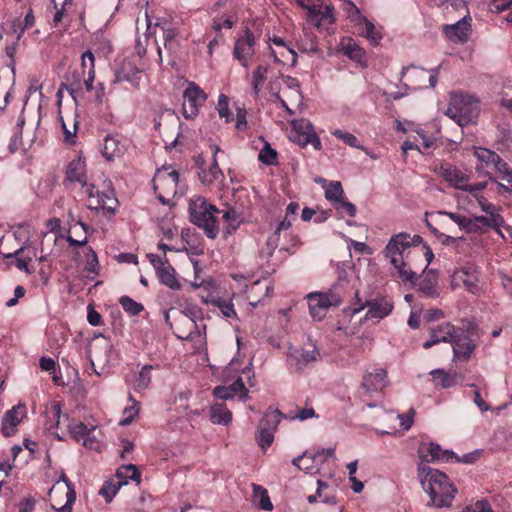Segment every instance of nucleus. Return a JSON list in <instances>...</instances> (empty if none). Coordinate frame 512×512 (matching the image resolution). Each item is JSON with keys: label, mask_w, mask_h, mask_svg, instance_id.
Masks as SVG:
<instances>
[{"label": "nucleus", "mask_w": 512, "mask_h": 512, "mask_svg": "<svg viewBox=\"0 0 512 512\" xmlns=\"http://www.w3.org/2000/svg\"><path fill=\"white\" fill-rule=\"evenodd\" d=\"M462 512H494L487 500H478L472 505L463 508Z\"/></svg>", "instance_id": "nucleus-60"}, {"label": "nucleus", "mask_w": 512, "mask_h": 512, "mask_svg": "<svg viewBox=\"0 0 512 512\" xmlns=\"http://www.w3.org/2000/svg\"><path fill=\"white\" fill-rule=\"evenodd\" d=\"M478 271L472 265H466L457 269L452 276L454 288L463 285L469 292L475 293L478 290Z\"/></svg>", "instance_id": "nucleus-15"}, {"label": "nucleus", "mask_w": 512, "mask_h": 512, "mask_svg": "<svg viewBox=\"0 0 512 512\" xmlns=\"http://www.w3.org/2000/svg\"><path fill=\"white\" fill-rule=\"evenodd\" d=\"M33 256H35L34 251L21 247L15 252L7 254L5 258H14V265L19 270L31 274L33 271L29 268V263L32 261Z\"/></svg>", "instance_id": "nucleus-28"}, {"label": "nucleus", "mask_w": 512, "mask_h": 512, "mask_svg": "<svg viewBox=\"0 0 512 512\" xmlns=\"http://www.w3.org/2000/svg\"><path fill=\"white\" fill-rule=\"evenodd\" d=\"M477 325L470 320H462L451 340L453 357L456 361L467 362L477 347Z\"/></svg>", "instance_id": "nucleus-7"}, {"label": "nucleus", "mask_w": 512, "mask_h": 512, "mask_svg": "<svg viewBox=\"0 0 512 512\" xmlns=\"http://www.w3.org/2000/svg\"><path fill=\"white\" fill-rule=\"evenodd\" d=\"M141 71L134 65H124L120 70L115 72L113 83L130 82L134 86L139 84V75Z\"/></svg>", "instance_id": "nucleus-29"}, {"label": "nucleus", "mask_w": 512, "mask_h": 512, "mask_svg": "<svg viewBox=\"0 0 512 512\" xmlns=\"http://www.w3.org/2000/svg\"><path fill=\"white\" fill-rule=\"evenodd\" d=\"M119 483L127 484L128 480H140V472L134 464L123 465L117 469L116 473Z\"/></svg>", "instance_id": "nucleus-37"}, {"label": "nucleus", "mask_w": 512, "mask_h": 512, "mask_svg": "<svg viewBox=\"0 0 512 512\" xmlns=\"http://www.w3.org/2000/svg\"><path fill=\"white\" fill-rule=\"evenodd\" d=\"M120 486H121V483H119V482L114 483L113 481H105L102 488L100 489L99 493L101 496L104 497L106 502H111L113 497L118 492Z\"/></svg>", "instance_id": "nucleus-55"}, {"label": "nucleus", "mask_w": 512, "mask_h": 512, "mask_svg": "<svg viewBox=\"0 0 512 512\" xmlns=\"http://www.w3.org/2000/svg\"><path fill=\"white\" fill-rule=\"evenodd\" d=\"M445 215L449 216V218L455 222L461 230H464L466 233H474L480 229L479 225H475L474 218H468L453 212H445Z\"/></svg>", "instance_id": "nucleus-35"}, {"label": "nucleus", "mask_w": 512, "mask_h": 512, "mask_svg": "<svg viewBox=\"0 0 512 512\" xmlns=\"http://www.w3.org/2000/svg\"><path fill=\"white\" fill-rule=\"evenodd\" d=\"M232 389V393L235 395L239 394V399L245 402L248 399V389L245 387L241 377H238L231 385L228 386Z\"/></svg>", "instance_id": "nucleus-58"}, {"label": "nucleus", "mask_w": 512, "mask_h": 512, "mask_svg": "<svg viewBox=\"0 0 512 512\" xmlns=\"http://www.w3.org/2000/svg\"><path fill=\"white\" fill-rule=\"evenodd\" d=\"M494 170L499 174V178L506 182L507 184L512 185V169L509 167V165L500 159V163H498Z\"/></svg>", "instance_id": "nucleus-56"}, {"label": "nucleus", "mask_w": 512, "mask_h": 512, "mask_svg": "<svg viewBox=\"0 0 512 512\" xmlns=\"http://www.w3.org/2000/svg\"><path fill=\"white\" fill-rule=\"evenodd\" d=\"M84 189L89 197V209L102 210L105 215L116 213L119 202L109 179H104L101 184L88 183Z\"/></svg>", "instance_id": "nucleus-6"}, {"label": "nucleus", "mask_w": 512, "mask_h": 512, "mask_svg": "<svg viewBox=\"0 0 512 512\" xmlns=\"http://www.w3.org/2000/svg\"><path fill=\"white\" fill-rule=\"evenodd\" d=\"M256 37L254 33L246 29L244 34L237 38L233 56L244 68H248L255 54Z\"/></svg>", "instance_id": "nucleus-13"}, {"label": "nucleus", "mask_w": 512, "mask_h": 512, "mask_svg": "<svg viewBox=\"0 0 512 512\" xmlns=\"http://www.w3.org/2000/svg\"><path fill=\"white\" fill-rule=\"evenodd\" d=\"M317 484V496L319 500L327 504H335L336 496L333 493V489H331L327 483L321 480H317Z\"/></svg>", "instance_id": "nucleus-45"}, {"label": "nucleus", "mask_w": 512, "mask_h": 512, "mask_svg": "<svg viewBox=\"0 0 512 512\" xmlns=\"http://www.w3.org/2000/svg\"><path fill=\"white\" fill-rule=\"evenodd\" d=\"M198 175L201 183L207 186L217 182L221 183L224 180V174L218 165L215 155L211 165L208 168H201Z\"/></svg>", "instance_id": "nucleus-25"}, {"label": "nucleus", "mask_w": 512, "mask_h": 512, "mask_svg": "<svg viewBox=\"0 0 512 512\" xmlns=\"http://www.w3.org/2000/svg\"><path fill=\"white\" fill-rule=\"evenodd\" d=\"M27 408L24 404H17L8 410L2 419V433L9 437L15 433L16 427L26 416Z\"/></svg>", "instance_id": "nucleus-19"}, {"label": "nucleus", "mask_w": 512, "mask_h": 512, "mask_svg": "<svg viewBox=\"0 0 512 512\" xmlns=\"http://www.w3.org/2000/svg\"><path fill=\"white\" fill-rule=\"evenodd\" d=\"M269 72V65L261 63L258 64L251 72L250 76H248L254 99H258L260 97L264 88L273 94H277V88L274 86L272 77L269 76Z\"/></svg>", "instance_id": "nucleus-14"}, {"label": "nucleus", "mask_w": 512, "mask_h": 512, "mask_svg": "<svg viewBox=\"0 0 512 512\" xmlns=\"http://www.w3.org/2000/svg\"><path fill=\"white\" fill-rule=\"evenodd\" d=\"M341 51L351 60L361 63L365 58V51L352 38L341 41Z\"/></svg>", "instance_id": "nucleus-31"}, {"label": "nucleus", "mask_w": 512, "mask_h": 512, "mask_svg": "<svg viewBox=\"0 0 512 512\" xmlns=\"http://www.w3.org/2000/svg\"><path fill=\"white\" fill-rule=\"evenodd\" d=\"M323 188L325 190V197L327 200L332 202V205L334 203H337L340 199L345 197L342 185L339 181H326L324 180Z\"/></svg>", "instance_id": "nucleus-36"}, {"label": "nucleus", "mask_w": 512, "mask_h": 512, "mask_svg": "<svg viewBox=\"0 0 512 512\" xmlns=\"http://www.w3.org/2000/svg\"><path fill=\"white\" fill-rule=\"evenodd\" d=\"M479 112V101L474 96L454 92L450 95L449 105L445 114L459 126L464 127L476 123Z\"/></svg>", "instance_id": "nucleus-5"}, {"label": "nucleus", "mask_w": 512, "mask_h": 512, "mask_svg": "<svg viewBox=\"0 0 512 512\" xmlns=\"http://www.w3.org/2000/svg\"><path fill=\"white\" fill-rule=\"evenodd\" d=\"M190 221L204 231L210 239L219 233L221 210L209 203L204 197L192 198L189 203Z\"/></svg>", "instance_id": "nucleus-4"}, {"label": "nucleus", "mask_w": 512, "mask_h": 512, "mask_svg": "<svg viewBox=\"0 0 512 512\" xmlns=\"http://www.w3.org/2000/svg\"><path fill=\"white\" fill-rule=\"evenodd\" d=\"M126 149L127 146L124 138L118 134L106 135L101 145V153L108 161L122 157L125 154Z\"/></svg>", "instance_id": "nucleus-18"}, {"label": "nucleus", "mask_w": 512, "mask_h": 512, "mask_svg": "<svg viewBox=\"0 0 512 512\" xmlns=\"http://www.w3.org/2000/svg\"><path fill=\"white\" fill-rule=\"evenodd\" d=\"M217 110L220 118H224L226 123H230L234 120L232 112L229 110L228 97L221 94L218 97Z\"/></svg>", "instance_id": "nucleus-53"}, {"label": "nucleus", "mask_w": 512, "mask_h": 512, "mask_svg": "<svg viewBox=\"0 0 512 512\" xmlns=\"http://www.w3.org/2000/svg\"><path fill=\"white\" fill-rule=\"evenodd\" d=\"M426 70L423 68H418L416 66H408L404 67L402 70V77H406L408 82L414 88H421L424 86L425 78H426Z\"/></svg>", "instance_id": "nucleus-33"}, {"label": "nucleus", "mask_w": 512, "mask_h": 512, "mask_svg": "<svg viewBox=\"0 0 512 512\" xmlns=\"http://www.w3.org/2000/svg\"><path fill=\"white\" fill-rule=\"evenodd\" d=\"M84 270L88 273V275L92 274L93 277L99 274L98 257L92 247H88L86 249Z\"/></svg>", "instance_id": "nucleus-40"}, {"label": "nucleus", "mask_w": 512, "mask_h": 512, "mask_svg": "<svg viewBox=\"0 0 512 512\" xmlns=\"http://www.w3.org/2000/svg\"><path fill=\"white\" fill-rule=\"evenodd\" d=\"M129 401L131 402V405L127 406L124 409V419L121 421L122 425H129L132 423L134 418L139 413V402L135 400V398L132 395H129Z\"/></svg>", "instance_id": "nucleus-51"}, {"label": "nucleus", "mask_w": 512, "mask_h": 512, "mask_svg": "<svg viewBox=\"0 0 512 512\" xmlns=\"http://www.w3.org/2000/svg\"><path fill=\"white\" fill-rule=\"evenodd\" d=\"M332 135L335 136L337 139L343 141L348 146L364 150L366 153H368L367 150L364 149V147L359 144L357 137L352 133L343 131L341 129H336L332 132Z\"/></svg>", "instance_id": "nucleus-47"}, {"label": "nucleus", "mask_w": 512, "mask_h": 512, "mask_svg": "<svg viewBox=\"0 0 512 512\" xmlns=\"http://www.w3.org/2000/svg\"><path fill=\"white\" fill-rule=\"evenodd\" d=\"M443 177L450 185L463 191L466 190L467 184L470 179L467 174L462 172L460 169L452 166H449L444 169Z\"/></svg>", "instance_id": "nucleus-27"}, {"label": "nucleus", "mask_w": 512, "mask_h": 512, "mask_svg": "<svg viewBox=\"0 0 512 512\" xmlns=\"http://www.w3.org/2000/svg\"><path fill=\"white\" fill-rule=\"evenodd\" d=\"M183 98V115L186 119H193L198 115L199 109L206 102L208 95L198 84L189 82L183 92Z\"/></svg>", "instance_id": "nucleus-12"}, {"label": "nucleus", "mask_w": 512, "mask_h": 512, "mask_svg": "<svg viewBox=\"0 0 512 512\" xmlns=\"http://www.w3.org/2000/svg\"><path fill=\"white\" fill-rule=\"evenodd\" d=\"M436 283H437L436 277L434 275L431 276L430 274H427L420 280L419 290L425 296L434 298L437 296V293L435 290Z\"/></svg>", "instance_id": "nucleus-44"}, {"label": "nucleus", "mask_w": 512, "mask_h": 512, "mask_svg": "<svg viewBox=\"0 0 512 512\" xmlns=\"http://www.w3.org/2000/svg\"><path fill=\"white\" fill-rule=\"evenodd\" d=\"M156 274L161 284L172 290L180 289L181 285L175 276V270L169 263L157 271Z\"/></svg>", "instance_id": "nucleus-34"}, {"label": "nucleus", "mask_w": 512, "mask_h": 512, "mask_svg": "<svg viewBox=\"0 0 512 512\" xmlns=\"http://www.w3.org/2000/svg\"><path fill=\"white\" fill-rule=\"evenodd\" d=\"M471 18L464 17L453 25H447L444 28L446 36L452 41L464 43L471 34Z\"/></svg>", "instance_id": "nucleus-24"}, {"label": "nucleus", "mask_w": 512, "mask_h": 512, "mask_svg": "<svg viewBox=\"0 0 512 512\" xmlns=\"http://www.w3.org/2000/svg\"><path fill=\"white\" fill-rule=\"evenodd\" d=\"M310 315L314 320H322L331 306L342 303L341 295L331 289L328 292L310 293L307 297Z\"/></svg>", "instance_id": "nucleus-11"}, {"label": "nucleus", "mask_w": 512, "mask_h": 512, "mask_svg": "<svg viewBox=\"0 0 512 512\" xmlns=\"http://www.w3.org/2000/svg\"><path fill=\"white\" fill-rule=\"evenodd\" d=\"M302 245V242L298 235L290 234L289 235V243L287 245L282 246L279 251H286L290 255L294 254L296 250Z\"/></svg>", "instance_id": "nucleus-61"}, {"label": "nucleus", "mask_w": 512, "mask_h": 512, "mask_svg": "<svg viewBox=\"0 0 512 512\" xmlns=\"http://www.w3.org/2000/svg\"><path fill=\"white\" fill-rule=\"evenodd\" d=\"M220 214L222 215L221 218L228 223L226 233L230 234L235 231L240 223V213L233 208H227L226 210H221Z\"/></svg>", "instance_id": "nucleus-41"}, {"label": "nucleus", "mask_w": 512, "mask_h": 512, "mask_svg": "<svg viewBox=\"0 0 512 512\" xmlns=\"http://www.w3.org/2000/svg\"><path fill=\"white\" fill-rule=\"evenodd\" d=\"M457 328L450 322H444L436 327L430 329V340L423 343L424 349H430L432 346L440 343H450L453 339L454 333H457Z\"/></svg>", "instance_id": "nucleus-20"}, {"label": "nucleus", "mask_w": 512, "mask_h": 512, "mask_svg": "<svg viewBox=\"0 0 512 512\" xmlns=\"http://www.w3.org/2000/svg\"><path fill=\"white\" fill-rule=\"evenodd\" d=\"M270 55L273 57L275 62L282 64L290 62V65L293 67L297 64V53L291 45L277 49L270 47Z\"/></svg>", "instance_id": "nucleus-30"}, {"label": "nucleus", "mask_w": 512, "mask_h": 512, "mask_svg": "<svg viewBox=\"0 0 512 512\" xmlns=\"http://www.w3.org/2000/svg\"><path fill=\"white\" fill-rule=\"evenodd\" d=\"M66 179L72 183H78L84 189L88 185L86 163L78 157L69 162L66 168Z\"/></svg>", "instance_id": "nucleus-23"}, {"label": "nucleus", "mask_w": 512, "mask_h": 512, "mask_svg": "<svg viewBox=\"0 0 512 512\" xmlns=\"http://www.w3.org/2000/svg\"><path fill=\"white\" fill-rule=\"evenodd\" d=\"M210 418L215 424L228 425L232 421V413L225 403H215L211 406Z\"/></svg>", "instance_id": "nucleus-32"}, {"label": "nucleus", "mask_w": 512, "mask_h": 512, "mask_svg": "<svg viewBox=\"0 0 512 512\" xmlns=\"http://www.w3.org/2000/svg\"><path fill=\"white\" fill-rule=\"evenodd\" d=\"M473 154L479 161V164L476 165V171L480 175L488 176L491 181H496V179L490 175L488 169H494V167L500 163L501 157L496 152L483 147H474Z\"/></svg>", "instance_id": "nucleus-16"}, {"label": "nucleus", "mask_w": 512, "mask_h": 512, "mask_svg": "<svg viewBox=\"0 0 512 512\" xmlns=\"http://www.w3.org/2000/svg\"><path fill=\"white\" fill-rule=\"evenodd\" d=\"M153 366L145 365L138 374V377L135 380L134 388L136 391H141L146 389L151 382V370Z\"/></svg>", "instance_id": "nucleus-48"}, {"label": "nucleus", "mask_w": 512, "mask_h": 512, "mask_svg": "<svg viewBox=\"0 0 512 512\" xmlns=\"http://www.w3.org/2000/svg\"><path fill=\"white\" fill-rule=\"evenodd\" d=\"M86 56L89 57V70H88V77L84 81L85 88L88 92H91L94 87L93 83L95 80V56L93 53H89Z\"/></svg>", "instance_id": "nucleus-59"}, {"label": "nucleus", "mask_w": 512, "mask_h": 512, "mask_svg": "<svg viewBox=\"0 0 512 512\" xmlns=\"http://www.w3.org/2000/svg\"><path fill=\"white\" fill-rule=\"evenodd\" d=\"M246 115H247V111L245 108H243V107L237 108L235 127L240 132L246 131L248 129Z\"/></svg>", "instance_id": "nucleus-62"}, {"label": "nucleus", "mask_w": 512, "mask_h": 512, "mask_svg": "<svg viewBox=\"0 0 512 512\" xmlns=\"http://www.w3.org/2000/svg\"><path fill=\"white\" fill-rule=\"evenodd\" d=\"M253 496L258 500V506L265 511H271L273 504L268 495V491L261 485L253 484Z\"/></svg>", "instance_id": "nucleus-38"}, {"label": "nucleus", "mask_w": 512, "mask_h": 512, "mask_svg": "<svg viewBox=\"0 0 512 512\" xmlns=\"http://www.w3.org/2000/svg\"><path fill=\"white\" fill-rule=\"evenodd\" d=\"M178 181L179 174L171 167L164 166L155 173L153 188L157 194V198L163 204H168L170 199L177 194Z\"/></svg>", "instance_id": "nucleus-8"}, {"label": "nucleus", "mask_w": 512, "mask_h": 512, "mask_svg": "<svg viewBox=\"0 0 512 512\" xmlns=\"http://www.w3.org/2000/svg\"><path fill=\"white\" fill-rule=\"evenodd\" d=\"M437 374L439 377L436 379H439L440 385L443 388H450L454 385H456V376L452 374L445 373L443 371H438Z\"/></svg>", "instance_id": "nucleus-64"}, {"label": "nucleus", "mask_w": 512, "mask_h": 512, "mask_svg": "<svg viewBox=\"0 0 512 512\" xmlns=\"http://www.w3.org/2000/svg\"><path fill=\"white\" fill-rule=\"evenodd\" d=\"M321 359L320 350L314 343H309L304 347H290L287 352L286 363L288 369L293 372H301L312 363Z\"/></svg>", "instance_id": "nucleus-9"}, {"label": "nucleus", "mask_w": 512, "mask_h": 512, "mask_svg": "<svg viewBox=\"0 0 512 512\" xmlns=\"http://www.w3.org/2000/svg\"><path fill=\"white\" fill-rule=\"evenodd\" d=\"M387 385V372L383 368H375L367 372L363 378L362 388L367 393L380 391Z\"/></svg>", "instance_id": "nucleus-22"}, {"label": "nucleus", "mask_w": 512, "mask_h": 512, "mask_svg": "<svg viewBox=\"0 0 512 512\" xmlns=\"http://www.w3.org/2000/svg\"><path fill=\"white\" fill-rule=\"evenodd\" d=\"M20 23L22 25L21 31L18 32V35L16 36V41H20L25 31L32 28L35 25V16L32 8L28 9L24 19H20Z\"/></svg>", "instance_id": "nucleus-57"}, {"label": "nucleus", "mask_w": 512, "mask_h": 512, "mask_svg": "<svg viewBox=\"0 0 512 512\" xmlns=\"http://www.w3.org/2000/svg\"><path fill=\"white\" fill-rule=\"evenodd\" d=\"M281 412L278 409H269L259 422V426L270 428V431L275 432L280 423Z\"/></svg>", "instance_id": "nucleus-39"}, {"label": "nucleus", "mask_w": 512, "mask_h": 512, "mask_svg": "<svg viewBox=\"0 0 512 512\" xmlns=\"http://www.w3.org/2000/svg\"><path fill=\"white\" fill-rule=\"evenodd\" d=\"M65 502L61 504L60 502L52 503L51 507L55 510V512H72V506L76 500V493L74 488H70L65 492Z\"/></svg>", "instance_id": "nucleus-43"}, {"label": "nucleus", "mask_w": 512, "mask_h": 512, "mask_svg": "<svg viewBox=\"0 0 512 512\" xmlns=\"http://www.w3.org/2000/svg\"><path fill=\"white\" fill-rule=\"evenodd\" d=\"M334 208L342 215L354 217L356 215V206L349 202L346 197L340 199L337 203H334Z\"/></svg>", "instance_id": "nucleus-54"}, {"label": "nucleus", "mask_w": 512, "mask_h": 512, "mask_svg": "<svg viewBox=\"0 0 512 512\" xmlns=\"http://www.w3.org/2000/svg\"><path fill=\"white\" fill-rule=\"evenodd\" d=\"M258 159L265 165H275L277 164V152L266 142L259 152Z\"/></svg>", "instance_id": "nucleus-50"}, {"label": "nucleus", "mask_w": 512, "mask_h": 512, "mask_svg": "<svg viewBox=\"0 0 512 512\" xmlns=\"http://www.w3.org/2000/svg\"><path fill=\"white\" fill-rule=\"evenodd\" d=\"M356 303L353 307L345 310V313H349L350 316H354L365 307H368V311L365 314V320H380L388 316L393 310V303L387 298H376L368 300L365 303L361 302L358 292L355 293Z\"/></svg>", "instance_id": "nucleus-10"}, {"label": "nucleus", "mask_w": 512, "mask_h": 512, "mask_svg": "<svg viewBox=\"0 0 512 512\" xmlns=\"http://www.w3.org/2000/svg\"><path fill=\"white\" fill-rule=\"evenodd\" d=\"M62 417H65L68 421L67 428L69 434L76 442H81L84 447L89 449H96L98 447V442L92 435L96 429L95 425L85 424L76 419H70L66 415L62 416L60 402H52L46 409V424H49V429L53 427L58 428Z\"/></svg>", "instance_id": "nucleus-3"}, {"label": "nucleus", "mask_w": 512, "mask_h": 512, "mask_svg": "<svg viewBox=\"0 0 512 512\" xmlns=\"http://www.w3.org/2000/svg\"><path fill=\"white\" fill-rule=\"evenodd\" d=\"M341 2L340 8L345 13L350 22L355 23L363 15L360 13L359 8L350 0H339Z\"/></svg>", "instance_id": "nucleus-49"}, {"label": "nucleus", "mask_w": 512, "mask_h": 512, "mask_svg": "<svg viewBox=\"0 0 512 512\" xmlns=\"http://www.w3.org/2000/svg\"><path fill=\"white\" fill-rule=\"evenodd\" d=\"M409 234L405 232L393 235L388 241L383 253L385 258L396 269L399 279L405 284H415L416 272L411 269L410 254L408 249Z\"/></svg>", "instance_id": "nucleus-2"}, {"label": "nucleus", "mask_w": 512, "mask_h": 512, "mask_svg": "<svg viewBox=\"0 0 512 512\" xmlns=\"http://www.w3.org/2000/svg\"><path fill=\"white\" fill-rule=\"evenodd\" d=\"M418 455L421 459L420 464H424V462H448L455 457L452 451L443 450L436 443L422 444L418 449Z\"/></svg>", "instance_id": "nucleus-17"}, {"label": "nucleus", "mask_w": 512, "mask_h": 512, "mask_svg": "<svg viewBox=\"0 0 512 512\" xmlns=\"http://www.w3.org/2000/svg\"><path fill=\"white\" fill-rule=\"evenodd\" d=\"M212 304L219 308L225 318H234L237 313L234 309V305L230 299L217 298L212 301Z\"/></svg>", "instance_id": "nucleus-46"}, {"label": "nucleus", "mask_w": 512, "mask_h": 512, "mask_svg": "<svg viewBox=\"0 0 512 512\" xmlns=\"http://www.w3.org/2000/svg\"><path fill=\"white\" fill-rule=\"evenodd\" d=\"M418 477L423 489L429 494V504L437 507H450L457 489L449 481L446 474L432 469L426 464L418 465Z\"/></svg>", "instance_id": "nucleus-1"}, {"label": "nucleus", "mask_w": 512, "mask_h": 512, "mask_svg": "<svg viewBox=\"0 0 512 512\" xmlns=\"http://www.w3.org/2000/svg\"><path fill=\"white\" fill-rule=\"evenodd\" d=\"M71 217V222H69L70 228L68 231V235L66 237V240L70 247H83L87 244L88 238H87V232H88V226L83 223L81 220H76Z\"/></svg>", "instance_id": "nucleus-21"}, {"label": "nucleus", "mask_w": 512, "mask_h": 512, "mask_svg": "<svg viewBox=\"0 0 512 512\" xmlns=\"http://www.w3.org/2000/svg\"><path fill=\"white\" fill-rule=\"evenodd\" d=\"M358 34L362 37L369 39L372 43L378 44L382 39L381 33L376 29L375 25L368 20L365 16H362L355 23Z\"/></svg>", "instance_id": "nucleus-26"}, {"label": "nucleus", "mask_w": 512, "mask_h": 512, "mask_svg": "<svg viewBox=\"0 0 512 512\" xmlns=\"http://www.w3.org/2000/svg\"><path fill=\"white\" fill-rule=\"evenodd\" d=\"M257 441L259 446L266 450L270 447L274 441V432L270 431V428H264L258 425Z\"/></svg>", "instance_id": "nucleus-52"}, {"label": "nucleus", "mask_w": 512, "mask_h": 512, "mask_svg": "<svg viewBox=\"0 0 512 512\" xmlns=\"http://www.w3.org/2000/svg\"><path fill=\"white\" fill-rule=\"evenodd\" d=\"M213 395L217 399L221 400H228L232 399L234 397V394L232 393V389L228 386H216L213 389Z\"/></svg>", "instance_id": "nucleus-63"}, {"label": "nucleus", "mask_w": 512, "mask_h": 512, "mask_svg": "<svg viewBox=\"0 0 512 512\" xmlns=\"http://www.w3.org/2000/svg\"><path fill=\"white\" fill-rule=\"evenodd\" d=\"M119 304L122 306L123 310L131 316L139 315L144 310V306L141 303L136 302L126 295L120 297Z\"/></svg>", "instance_id": "nucleus-42"}]
</instances>
